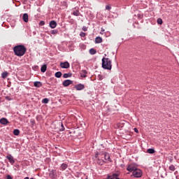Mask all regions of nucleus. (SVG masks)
<instances>
[{"instance_id":"obj_27","label":"nucleus","mask_w":179,"mask_h":179,"mask_svg":"<svg viewBox=\"0 0 179 179\" xmlns=\"http://www.w3.org/2000/svg\"><path fill=\"white\" fill-rule=\"evenodd\" d=\"M96 52H97V51H96V50L94 48H91L90 50V54H91V55H94V54H96Z\"/></svg>"},{"instance_id":"obj_29","label":"nucleus","mask_w":179,"mask_h":179,"mask_svg":"<svg viewBox=\"0 0 179 179\" xmlns=\"http://www.w3.org/2000/svg\"><path fill=\"white\" fill-rule=\"evenodd\" d=\"M61 127L59 128V131L62 132V131H65V127H64V124L62 122L60 123Z\"/></svg>"},{"instance_id":"obj_33","label":"nucleus","mask_w":179,"mask_h":179,"mask_svg":"<svg viewBox=\"0 0 179 179\" xmlns=\"http://www.w3.org/2000/svg\"><path fill=\"white\" fill-rule=\"evenodd\" d=\"M98 78H99V80H103L104 78V76L99 74L98 75Z\"/></svg>"},{"instance_id":"obj_15","label":"nucleus","mask_w":179,"mask_h":179,"mask_svg":"<svg viewBox=\"0 0 179 179\" xmlns=\"http://www.w3.org/2000/svg\"><path fill=\"white\" fill-rule=\"evenodd\" d=\"M34 86H35V87H41L43 86V83L40 81H35L34 83Z\"/></svg>"},{"instance_id":"obj_8","label":"nucleus","mask_w":179,"mask_h":179,"mask_svg":"<svg viewBox=\"0 0 179 179\" xmlns=\"http://www.w3.org/2000/svg\"><path fill=\"white\" fill-rule=\"evenodd\" d=\"M73 81L71 80H66L62 83L63 86H64V87H68V86H69V85H72Z\"/></svg>"},{"instance_id":"obj_19","label":"nucleus","mask_w":179,"mask_h":179,"mask_svg":"<svg viewBox=\"0 0 179 179\" xmlns=\"http://www.w3.org/2000/svg\"><path fill=\"white\" fill-rule=\"evenodd\" d=\"M67 167H68V164L63 163V164H62V165L60 166V170L64 171V170H66Z\"/></svg>"},{"instance_id":"obj_40","label":"nucleus","mask_w":179,"mask_h":179,"mask_svg":"<svg viewBox=\"0 0 179 179\" xmlns=\"http://www.w3.org/2000/svg\"><path fill=\"white\" fill-rule=\"evenodd\" d=\"M101 31H104V29L101 28Z\"/></svg>"},{"instance_id":"obj_4","label":"nucleus","mask_w":179,"mask_h":179,"mask_svg":"<svg viewBox=\"0 0 179 179\" xmlns=\"http://www.w3.org/2000/svg\"><path fill=\"white\" fill-rule=\"evenodd\" d=\"M101 156H103L105 162L111 163L113 160H111V158L110 157V154L108 152H102Z\"/></svg>"},{"instance_id":"obj_11","label":"nucleus","mask_w":179,"mask_h":179,"mask_svg":"<svg viewBox=\"0 0 179 179\" xmlns=\"http://www.w3.org/2000/svg\"><path fill=\"white\" fill-rule=\"evenodd\" d=\"M76 90H83L85 89V85L83 84H78L75 86Z\"/></svg>"},{"instance_id":"obj_16","label":"nucleus","mask_w":179,"mask_h":179,"mask_svg":"<svg viewBox=\"0 0 179 179\" xmlns=\"http://www.w3.org/2000/svg\"><path fill=\"white\" fill-rule=\"evenodd\" d=\"M95 43L96 44H100V43H103V38H101V37H100V36H97L95 38Z\"/></svg>"},{"instance_id":"obj_2","label":"nucleus","mask_w":179,"mask_h":179,"mask_svg":"<svg viewBox=\"0 0 179 179\" xmlns=\"http://www.w3.org/2000/svg\"><path fill=\"white\" fill-rule=\"evenodd\" d=\"M102 68L103 69H107L108 71H111V68H113L111 59L107 57H103Z\"/></svg>"},{"instance_id":"obj_10","label":"nucleus","mask_w":179,"mask_h":179,"mask_svg":"<svg viewBox=\"0 0 179 179\" xmlns=\"http://www.w3.org/2000/svg\"><path fill=\"white\" fill-rule=\"evenodd\" d=\"M118 173H113L112 176H108V179H120Z\"/></svg>"},{"instance_id":"obj_30","label":"nucleus","mask_w":179,"mask_h":179,"mask_svg":"<svg viewBox=\"0 0 179 179\" xmlns=\"http://www.w3.org/2000/svg\"><path fill=\"white\" fill-rule=\"evenodd\" d=\"M51 34H58V29H53L50 31Z\"/></svg>"},{"instance_id":"obj_12","label":"nucleus","mask_w":179,"mask_h":179,"mask_svg":"<svg viewBox=\"0 0 179 179\" xmlns=\"http://www.w3.org/2000/svg\"><path fill=\"white\" fill-rule=\"evenodd\" d=\"M22 20H24L25 23H27V22H29V14L27 13L23 14Z\"/></svg>"},{"instance_id":"obj_9","label":"nucleus","mask_w":179,"mask_h":179,"mask_svg":"<svg viewBox=\"0 0 179 179\" xmlns=\"http://www.w3.org/2000/svg\"><path fill=\"white\" fill-rule=\"evenodd\" d=\"M6 157V159H8V160L9 163H10V164H14L15 159H13V157L12 156V155H7Z\"/></svg>"},{"instance_id":"obj_21","label":"nucleus","mask_w":179,"mask_h":179,"mask_svg":"<svg viewBox=\"0 0 179 179\" xmlns=\"http://www.w3.org/2000/svg\"><path fill=\"white\" fill-rule=\"evenodd\" d=\"M82 73H81V78H86L87 76V71H86V70H83L82 71Z\"/></svg>"},{"instance_id":"obj_39","label":"nucleus","mask_w":179,"mask_h":179,"mask_svg":"<svg viewBox=\"0 0 179 179\" xmlns=\"http://www.w3.org/2000/svg\"><path fill=\"white\" fill-rule=\"evenodd\" d=\"M45 23L44 22V21H41V24L42 25V26H43V24H45Z\"/></svg>"},{"instance_id":"obj_3","label":"nucleus","mask_w":179,"mask_h":179,"mask_svg":"<svg viewBox=\"0 0 179 179\" xmlns=\"http://www.w3.org/2000/svg\"><path fill=\"white\" fill-rule=\"evenodd\" d=\"M142 174H143L142 170L138 168L132 173V176L135 178H141V177H142Z\"/></svg>"},{"instance_id":"obj_41","label":"nucleus","mask_w":179,"mask_h":179,"mask_svg":"<svg viewBox=\"0 0 179 179\" xmlns=\"http://www.w3.org/2000/svg\"><path fill=\"white\" fill-rule=\"evenodd\" d=\"M24 179H30L29 177H26Z\"/></svg>"},{"instance_id":"obj_17","label":"nucleus","mask_w":179,"mask_h":179,"mask_svg":"<svg viewBox=\"0 0 179 179\" xmlns=\"http://www.w3.org/2000/svg\"><path fill=\"white\" fill-rule=\"evenodd\" d=\"M97 164H99V166H103V164H104L105 163H106V161H104L103 159H98L96 161Z\"/></svg>"},{"instance_id":"obj_6","label":"nucleus","mask_w":179,"mask_h":179,"mask_svg":"<svg viewBox=\"0 0 179 179\" xmlns=\"http://www.w3.org/2000/svg\"><path fill=\"white\" fill-rule=\"evenodd\" d=\"M136 166H135V165L134 164H129L127 168V171H129L130 173H134L135 171V170L136 169Z\"/></svg>"},{"instance_id":"obj_13","label":"nucleus","mask_w":179,"mask_h":179,"mask_svg":"<svg viewBox=\"0 0 179 179\" xmlns=\"http://www.w3.org/2000/svg\"><path fill=\"white\" fill-rule=\"evenodd\" d=\"M50 27L51 29H55L57 27V22L52 20L50 22Z\"/></svg>"},{"instance_id":"obj_28","label":"nucleus","mask_w":179,"mask_h":179,"mask_svg":"<svg viewBox=\"0 0 179 179\" xmlns=\"http://www.w3.org/2000/svg\"><path fill=\"white\" fill-rule=\"evenodd\" d=\"M50 101V99L45 98L42 100V103H43V104H48V103Z\"/></svg>"},{"instance_id":"obj_38","label":"nucleus","mask_w":179,"mask_h":179,"mask_svg":"<svg viewBox=\"0 0 179 179\" xmlns=\"http://www.w3.org/2000/svg\"><path fill=\"white\" fill-rule=\"evenodd\" d=\"M134 132H136V134H138L139 131L136 128H134Z\"/></svg>"},{"instance_id":"obj_34","label":"nucleus","mask_w":179,"mask_h":179,"mask_svg":"<svg viewBox=\"0 0 179 179\" xmlns=\"http://www.w3.org/2000/svg\"><path fill=\"white\" fill-rule=\"evenodd\" d=\"M80 37H86V33L80 32Z\"/></svg>"},{"instance_id":"obj_22","label":"nucleus","mask_w":179,"mask_h":179,"mask_svg":"<svg viewBox=\"0 0 179 179\" xmlns=\"http://www.w3.org/2000/svg\"><path fill=\"white\" fill-rule=\"evenodd\" d=\"M55 78H61L62 76V73L61 71H57L55 74Z\"/></svg>"},{"instance_id":"obj_36","label":"nucleus","mask_w":179,"mask_h":179,"mask_svg":"<svg viewBox=\"0 0 179 179\" xmlns=\"http://www.w3.org/2000/svg\"><path fill=\"white\" fill-rule=\"evenodd\" d=\"M83 31H87V27H83Z\"/></svg>"},{"instance_id":"obj_7","label":"nucleus","mask_w":179,"mask_h":179,"mask_svg":"<svg viewBox=\"0 0 179 179\" xmlns=\"http://www.w3.org/2000/svg\"><path fill=\"white\" fill-rule=\"evenodd\" d=\"M60 66L63 69H68V68H69V66H70V64H69V62H61Z\"/></svg>"},{"instance_id":"obj_14","label":"nucleus","mask_w":179,"mask_h":179,"mask_svg":"<svg viewBox=\"0 0 179 179\" xmlns=\"http://www.w3.org/2000/svg\"><path fill=\"white\" fill-rule=\"evenodd\" d=\"M8 119L5 118V117H2L0 120V124H2V125H6V124H8Z\"/></svg>"},{"instance_id":"obj_37","label":"nucleus","mask_w":179,"mask_h":179,"mask_svg":"<svg viewBox=\"0 0 179 179\" xmlns=\"http://www.w3.org/2000/svg\"><path fill=\"white\" fill-rule=\"evenodd\" d=\"M6 179H13V178H12V176H10V175H8L6 176Z\"/></svg>"},{"instance_id":"obj_24","label":"nucleus","mask_w":179,"mask_h":179,"mask_svg":"<svg viewBox=\"0 0 179 179\" xmlns=\"http://www.w3.org/2000/svg\"><path fill=\"white\" fill-rule=\"evenodd\" d=\"M155 149L153 148H149L147 150V153H149L150 155H153L155 153Z\"/></svg>"},{"instance_id":"obj_5","label":"nucleus","mask_w":179,"mask_h":179,"mask_svg":"<svg viewBox=\"0 0 179 179\" xmlns=\"http://www.w3.org/2000/svg\"><path fill=\"white\" fill-rule=\"evenodd\" d=\"M49 177L53 179L57 178V177H58V175L57 174V170L52 169V171H50L49 173Z\"/></svg>"},{"instance_id":"obj_1","label":"nucleus","mask_w":179,"mask_h":179,"mask_svg":"<svg viewBox=\"0 0 179 179\" xmlns=\"http://www.w3.org/2000/svg\"><path fill=\"white\" fill-rule=\"evenodd\" d=\"M27 49L23 45H17L13 48V52L17 57H23Z\"/></svg>"},{"instance_id":"obj_31","label":"nucleus","mask_w":179,"mask_h":179,"mask_svg":"<svg viewBox=\"0 0 179 179\" xmlns=\"http://www.w3.org/2000/svg\"><path fill=\"white\" fill-rule=\"evenodd\" d=\"M157 22L158 24H163V20H162V18H158Z\"/></svg>"},{"instance_id":"obj_25","label":"nucleus","mask_w":179,"mask_h":179,"mask_svg":"<svg viewBox=\"0 0 179 179\" xmlns=\"http://www.w3.org/2000/svg\"><path fill=\"white\" fill-rule=\"evenodd\" d=\"M73 16H79L80 15V12L78 10H73Z\"/></svg>"},{"instance_id":"obj_23","label":"nucleus","mask_w":179,"mask_h":179,"mask_svg":"<svg viewBox=\"0 0 179 179\" xmlns=\"http://www.w3.org/2000/svg\"><path fill=\"white\" fill-rule=\"evenodd\" d=\"M13 134L15 135V136H18V135L20 134V131L17 129H15L13 130Z\"/></svg>"},{"instance_id":"obj_32","label":"nucleus","mask_w":179,"mask_h":179,"mask_svg":"<svg viewBox=\"0 0 179 179\" xmlns=\"http://www.w3.org/2000/svg\"><path fill=\"white\" fill-rule=\"evenodd\" d=\"M169 170H171V171H174L176 170V166H174V165H171L169 166Z\"/></svg>"},{"instance_id":"obj_35","label":"nucleus","mask_w":179,"mask_h":179,"mask_svg":"<svg viewBox=\"0 0 179 179\" xmlns=\"http://www.w3.org/2000/svg\"><path fill=\"white\" fill-rule=\"evenodd\" d=\"M106 9L107 10H110V9H111V7H110V6H106Z\"/></svg>"},{"instance_id":"obj_26","label":"nucleus","mask_w":179,"mask_h":179,"mask_svg":"<svg viewBox=\"0 0 179 179\" xmlns=\"http://www.w3.org/2000/svg\"><path fill=\"white\" fill-rule=\"evenodd\" d=\"M72 76V73H64L63 75V78H64V79H66V78H71Z\"/></svg>"},{"instance_id":"obj_20","label":"nucleus","mask_w":179,"mask_h":179,"mask_svg":"<svg viewBox=\"0 0 179 179\" xmlns=\"http://www.w3.org/2000/svg\"><path fill=\"white\" fill-rule=\"evenodd\" d=\"M45 71H47V64H43L41 68V71L43 72V73H44Z\"/></svg>"},{"instance_id":"obj_18","label":"nucleus","mask_w":179,"mask_h":179,"mask_svg":"<svg viewBox=\"0 0 179 179\" xmlns=\"http://www.w3.org/2000/svg\"><path fill=\"white\" fill-rule=\"evenodd\" d=\"M8 76H9V73H8V71H4L1 73V78L3 79H6V78H8Z\"/></svg>"}]
</instances>
